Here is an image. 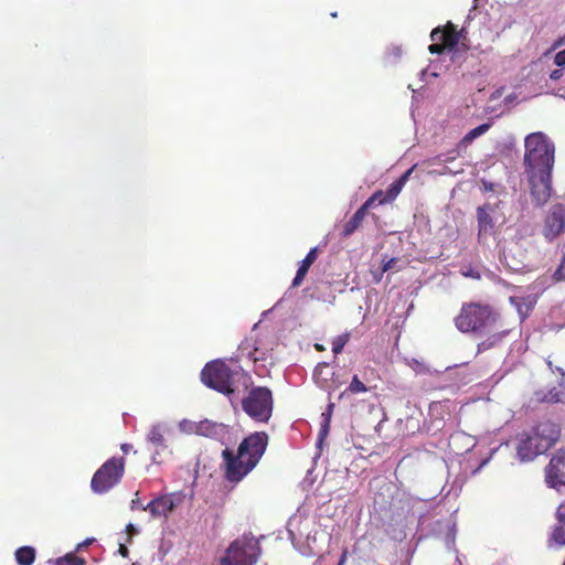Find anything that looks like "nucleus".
I'll use <instances>...</instances> for the list:
<instances>
[{
  "instance_id": "obj_1",
  "label": "nucleus",
  "mask_w": 565,
  "mask_h": 565,
  "mask_svg": "<svg viewBox=\"0 0 565 565\" xmlns=\"http://www.w3.org/2000/svg\"><path fill=\"white\" fill-rule=\"evenodd\" d=\"M268 445L266 433H254L238 446L237 452L226 448L222 452L224 477L231 483L242 481L259 462Z\"/></svg>"
},
{
  "instance_id": "obj_2",
  "label": "nucleus",
  "mask_w": 565,
  "mask_h": 565,
  "mask_svg": "<svg viewBox=\"0 0 565 565\" xmlns=\"http://www.w3.org/2000/svg\"><path fill=\"white\" fill-rule=\"evenodd\" d=\"M524 164L526 171L553 170L555 147L543 132L526 136Z\"/></svg>"
},
{
  "instance_id": "obj_3",
  "label": "nucleus",
  "mask_w": 565,
  "mask_h": 565,
  "mask_svg": "<svg viewBox=\"0 0 565 565\" xmlns=\"http://www.w3.org/2000/svg\"><path fill=\"white\" fill-rule=\"evenodd\" d=\"M495 316L491 308L479 302L463 303L459 315L455 318V324L461 332H481L491 327Z\"/></svg>"
},
{
  "instance_id": "obj_4",
  "label": "nucleus",
  "mask_w": 565,
  "mask_h": 565,
  "mask_svg": "<svg viewBox=\"0 0 565 565\" xmlns=\"http://www.w3.org/2000/svg\"><path fill=\"white\" fill-rule=\"evenodd\" d=\"M244 374L239 371H232L224 362L213 361L207 363L201 372L202 382L225 395L235 392V383Z\"/></svg>"
},
{
  "instance_id": "obj_5",
  "label": "nucleus",
  "mask_w": 565,
  "mask_h": 565,
  "mask_svg": "<svg viewBox=\"0 0 565 565\" xmlns=\"http://www.w3.org/2000/svg\"><path fill=\"white\" fill-rule=\"evenodd\" d=\"M260 554L258 542L248 535L235 540L221 558V565H255Z\"/></svg>"
},
{
  "instance_id": "obj_6",
  "label": "nucleus",
  "mask_w": 565,
  "mask_h": 565,
  "mask_svg": "<svg viewBox=\"0 0 565 565\" xmlns=\"http://www.w3.org/2000/svg\"><path fill=\"white\" fill-rule=\"evenodd\" d=\"M245 413L253 419L266 423L273 412V396L270 390L258 386L253 388L242 401Z\"/></svg>"
},
{
  "instance_id": "obj_7",
  "label": "nucleus",
  "mask_w": 565,
  "mask_h": 565,
  "mask_svg": "<svg viewBox=\"0 0 565 565\" xmlns=\"http://www.w3.org/2000/svg\"><path fill=\"white\" fill-rule=\"evenodd\" d=\"M124 459L110 458L93 476L90 488L95 493H105L116 486L124 473Z\"/></svg>"
},
{
  "instance_id": "obj_8",
  "label": "nucleus",
  "mask_w": 565,
  "mask_h": 565,
  "mask_svg": "<svg viewBox=\"0 0 565 565\" xmlns=\"http://www.w3.org/2000/svg\"><path fill=\"white\" fill-rule=\"evenodd\" d=\"M531 195L537 205L545 204L552 194V170L526 171Z\"/></svg>"
},
{
  "instance_id": "obj_9",
  "label": "nucleus",
  "mask_w": 565,
  "mask_h": 565,
  "mask_svg": "<svg viewBox=\"0 0 565 565\" xmlns=\"http://www.w3.org/2000/svg\"><path fill=\"white\" fill-rule=\"evenodd\" d=\"M171 426L166 422L152 424L146 434V444L148 450L152 452V461L157 462L158 457L168 449L166 435L171 431Z\"/></svg>"
},
{
  "instance_id": "obj_10",
  "label": "nucleus",
  "mask_w": 565,
  "mask_h": 565,
  "mask_svg": "<svg viewBox=\"0 0 565 565\" xmlns=\"http://www.w3.org/2000/svg\"><path fill=\"white\" fill-rule=\"evenodd\" d=\"M413 172V168L408 169L406 172H404L397 180H395L386 191L377 190L375 191L364 203L363 205L370 210L371 207L375 205H382L386 203L393 202L398 194L401 193L402 189L406 184V182L409 179V175Z\"/></svg>"
},
{
  "instance_id": "obj_11",
  "label": "nucleus",
  "mask_w": 565,
  "mask_h": 565,
  "mask_svg": "<svg viewBox=\"0 0 565 565\" xmlns=\"http://www.w3.org/2000/svg\"><path fill=\"white\" fill-rule=\"evenodd\" d=\"M545 480L548 487L561 491L565 488V448L559 449L545 469Z\"/></svg>"
},
{
  "instance_id": "obj_12",
  "label": "nucleus",
  "mask_w": 565,
  "mask_h": 565,
  "mask_svg": "<svg viewBox=\"0 0 565 565\" xmlns=\"http://www.w3.org/2000/svg\"><path fill=\"white\" fill-rule=\"evenodd\" d=\"M565 231V206L563 204H553L544 225V236L553 239Z\"/></svg>"
},
{
  "instance_id": "obj_13",
  "label": "nucleus",
  "mask_w": 565,
  "mask_h": 565,
  "mask_svg": "<svg viewBox=\"0 0 565 565\" xmlns=\"http://www.w3.org/2000/svg\"><path fill=\"white\" fill-rule=\"evenodd\" d=\"M531 434L540 441L536 451H546L558 439L561 430L556 424L546 420L540 423Z\"/></svg>"
},
{
  "instance_id": "obj_14",
  "label": "nucleus",
  "mask_w": 565,
  "mask_h": 565,
  "mask_svg": "<svg viewBox=\"0 0 565 565\" xmlns=\"http://www.w3.org/2000/svg\"><path fill=\"white\" fill-rule=\"evenodd\" d=\"M430 40L439 41L446 50H454L460 41V33L454 23L447 22L446 25L437 26L430 32Z\"/></svg>"
},
{
  "instance_id": "obj_15",
  "label": "nucleus",
  "mask_w": 565,
  "mask_h": 565,
  "mask_svg": "<svg viewBox=\"0 0 565 565\" xmlns=\"http://www.w3.org/2000/svg\"><path fill=\"white\" fill-rule=\"evenodd\" d=\"M536 446H540L537 437L532 434L521 435L516 447V455L521 461H531L544 451H536Z\"/></svg>"
},
{
  "instance_id": "obj_16",
  "label": "nucleus",
  "mask_w": 565,
  "mask_h": 565,
  "mask_svg": "<svg viewBox=\"0 0 565 565\" xmlns=\"http://www.w3.org/2000/svg\"><path fill=\"white\" fill-rule=\"evenodd\" d=\"M175 507L172 494H166L150 501L143 511H149L153 518L167 516Z\"/></svg>"
},
{
  "instance_id": "obj_17",
  "label": "nucleus",
  "mask_w": 565,
  "mask_h": 565,
  "mask_svg": "<svg viewBox=\"0 0 565 565\" xmlns=\"http://www.w3.org/2000/svg\"><path fill=\"white\" fill-rule=\"evenodd\" d=\"M313 380L316 384L323 390H334L340 383L335 382L334 373L328 363H319L313 371Z\"/></svg>"
},
{
  "instance_id": "obj_18",
  "label": "nucleus",
  "mask_w": 565,
  "mask_h": 565,
  "mask_svg": "<svg viewBox=\"0 0 565 565\" xmlns=\"http://www.w3.org/2000/svg\"><path fill=\"white\" fill-rule=\"evenodd\" d=\"M228 434V427L222 423L204 419L199 422L198 435L222 440Z\"/></svg>"
},
{
  "instance_id": "obj_19",
  "label": "nucleus",
  "mask_w": 565,
  "mask_h": 565,
  "mask_svg": "<svg viewBox=\"0 0 565 565\" xmlns=\"http://www.w3.org/2000/svg\"><path fill=\"white\" fill-rule=\"evenodd\" d=\"M406 265V262L396 258V257H383L381 259L379 268H372L371 273L373 275V278L376 282H379L382 279V276L384 273H397L401 269H403ZM374 267V265H372Z\"/></svg>"
},
{
  "instance_id": "obj_20",
  "label": "nucleus",
  "mask_w": 565,
  "mask_h": 565,
  "mask_svg": "<svg viewBox=\"0 0 565 565\" xmlns=\"http://www.w3.org/2000/svg\"><path fill=\"white\" fill-rule=\"evenodd\" d=\"M524 249H503L500 260L512 271H520L524 268Z\"/></svg>"
},
{
  "instance_id": "obj_21",
  "label": "nucleus",
  "mask_w": 565,
  "mask_h": 565,
  "mask_svg": "<svg viewBox=\"0 0 565 565\" xmlns=\"http://www.w3.org/2000/svg\"><path fill=\"white\" fill-rule=\"evenodd\" d=\"M369 210L362 204L359 210L342 225L341 235H352L363 223Z\"/></svg>"
},
{
  "instance_id": "obj_22",
  "label": "nucleus",
  "mask_w": 565,
  "mask_h": 565,
  "mask_svg": "<svg viewBox=\"0 0 565 565\" xmlns=\"http://www.w3.org/2000/svg\"><path fill=\"white\" fill-rule=\"evenodd\" d=\"M492 206L490 204H484L483 206H479L477 210V217L479 224V237L486 234H491L493 231V222L490 216V212L492 211Z\"/></svg>"
},
{
  "instance_id": "obj_23",
  "label": "nucleus",
  "mask_w": 565,
  "mask_h": 565,
  "mask_svg": "<svg viewBox=\"0 0 565 565\" xmlns=\"http://www.w3.org/2000/svg\"><path fill=\"white\" fill-rule=\"evenodd\" d=\"M317 250L318 249H310L307 256L300 262L296 277L292 280V287H298L301 285L310 266L316 262L318 257Z\"/></svg>"
},
{
  "instance_id": "obj_24",
  "label": "nucleus",
  "mask_w": 565,
  "mask_h": 565,
  "mask_svg": "<svg viewBox=\"0 0 565 565\" xmlns=\"http://www.w3.org/2000/svg\"><path fill=\"white\" fill-rule=\"evenodd\" d=\"M510 301L515 306L521 320H523L529 316L536 303V297L532 295L526 297H511Z\"/></svg>"
},
{
  "instance_id": "obj_25",
  "label": "nucleus",
  "mask_w": 565,
  "mask_h": 565,
  "mask_svg": "<svg viewBox=\"0 0 565 565\" xmlns=\"http://www.w3.org/2000/svg\"><path fill=\"white\" fill-rule=\"evenodd\" d=\"M557 523L554 527L552 539L559 545H565V504L559 505L556 512Z\"/></svg>"
},
{
  "instance_id": "obj_26",
  "label": "nucleus",
  "mask_w": 565,
  "mask_h": 565,
  "mask_svg": "<svg viewBox=\"0 0 565 565\" xmlns=\"http://www.w3.org/2000/svg\"><path fill=\"white\" fill-rule=\"evenodd\" d=\"M333 409H334V403L329 402L327 408L321 414V424H320V431H319L320 440H322L329 434Z\"/></svg>"
},
{
  "instance_id": "obj_27",
  "label": "nucleus",
  "mask_w": 565,
  "mask_h": 565,
  "mask_svg": "<svg viewBox=\"0 0 565 565\" xmlns=\"http://www.w3.org/2000/svg\"><path fill=\"white\" fill-rule=\"evenodd\" d=\"M369 388L366 385L360 381L358 375H354L352 377V381L350 385L340 394V398H345L349 394H358V393H365Z\"/></svg>"
},
{
  "instance_id": "obj_28",
  "label": "nucleus",
  "mask_w": 565,
  "mask_h": 565,
  "mask_svg": "<svg viewBox=\"0 0 565 565\" xmlns=\"http://www.w3.org/2000/svg\"><path fill=\"white\" fill-rule=\"evenodd\" d=\"M35 552L32 547H20L15 552L17 562L20 565H31L34 562Z\"/></svg>"
},
{
  "instance_id": "obj_29",
  "label": "nucleus",
  "mask_w": 565,
  "mask_h": 565,
  "mask_svg": "<svg viewBox=\"0 0 565 565\" xmlns=\"http://www.w3.org/2000/svg\"><path fill=\"white\" fill-rule=\"evenodd\" d=\"M490 128L489 124H482L473 129H471L466 136L462 138L461 143L468 145L472 142L476 138L486 134Z\"/></svg>"
},
{
  "instance_id": "obj_30",
  "label": "nucleus",
  "mask_w": 565,
  "mask_h": 565,
  "mask_svg": "<svg viewBox=\"0 0 565 565\" xmlns=\"http://www.w3.org/2000/svg\"><path fill=\"white\" fill-rule=\"evenodd\" d=\"M504 335L505 332H499L490 335L488 339L478 344V351L480 352L491 349L492 347L497 345Z\"/></svg>"
},
{
  "instance_id": "obj_31",
  "label": "nucleus",
  "mask_w": 565,
  "mask_h": 565,
  "mask_svg": "<svg viewBox=\"0 0 565 565\" xmlns=\"http://www.w3.org/2000/svg\"><path fill=\"white\" fill-rule=\"evenodd\" d=\"M178 427H179V430L183 434L198 435L199 422H193L190 419H182L179 422Z\"/></svg>"
},
{
  "instance_id": "obj_32",
  "label": "nucleus",
  "mask_w": 565,
  "mask_h": 565,
  "mask_svg": "<svg viewBox=\"0 0 565 565\" xmlns=\"http://www.w3.org/2000/svg\"><path fill=\"white\" fill-rule=\"evenodd\" d=\"M537 399L546 403H557L562 402L561 393L558 390L553 388L547 394H544L543 396H537Z\"/></svg>"
},
{
  "instance_id": "obj_33",
  "label": "nucleus",
  "mask_w": 565,
  "mask_h": 565,
  "mask_svg": "<svg viewBox=\"0 0 565 565\" xmlns=\"http://www.w3.org/2000/svg\"><path fill=\"white\" fill-rule=\"evenodd\" d=\"M349 340V335L348 334H341L339 337H337L333 342H332V351L334 354H339L342 352L344 345L347 344Z\"/></svg>"
},
{
  "instance_id": "obj_34",
  "label": "nucleus",
  "mask_w": 565,
  "mask_h": 565,
  "mask_svg": "<svg viewBox=\"0 0 565 565\" xmlns=\"http://www.w3.org/2000/svg\"><path fill=\"white\" fill-rule=\"evenodd\" d=\"M56 565H85V562L72 554L56 559Z\"/></svg>"
},
{
  "instance_id": "obj_35",
  "label": "nucleus",
  "mask_w": 565,
  "mask_h": 565,
  "mask_svg": "<svg viewBox=\"0 0 565 565\" xmlns=\"http://www.w3.org/2000/svg\"><path fill=\"white\" fill-rule=\"evenodd\" d=\"M554 278L557 281L565 279V254L562 256L561 264L554 273Z\"/></svg>"
},
{
  "instance_id": "obj_36",
  "label": "nucleus",
  "mask_w": 565,
  "mask_h": 565,
  "mask_svg": "<svg viewBox=\"0 0 565 565\" xmlns=\"http://www.w3.org/2000/svg\"><path fill=\"white\" fill-rule=\"evenodd\" d=\"M434 43H431L429 46H428V51L431 53V54H441L446 51V47L445 45H443L439 41H433Z\"/></svg>"
},
{
  "instance_id": "obj_37",
  "label": "nucleus",
  "mask_w": 565,
  "mask_h": 565,
  "mask_svg": "<svg viewBox=\"0 0 565 565\" xmlns=\"http://www.w3.org/2000/svg\"><path fill=\"white\" fill-rule=\"evenodd\" d=\"M448 533L446 535V545L450 547L455 543V532L452 526L450 525V522L447 523Z\"/></svg>"
},
{
  "instance_id": "obj_38",
  "label": "nucleus",
  "mask_w": 565,
  "mask_h": 565,
  "mask_svg": "<svg viewBox=\"0 0 565 565\" xmlns=\"http://www.w3.org/2000/svg\"><path fill=\"white\" fill-rule=\"evenodd\" d=\"M554 63L559 67L565 66V49L556 53Z\"/></svg>"
},
{
  "instance_id": "obj_39",
  "label": "nucleus",
  "mask_w": 565,
  "mask_h": 565,
  "mask_svg": "<svg viewBox=\"0 0 565 565\" xmlns=\"http://www.w3.org/2000/svg\"><path fill=\"white\" fill-rule=\"evenodd\" d=\"M562 76H563V71L562 70H554L550 74V78L552 81H558Z\"/></svg>"
},
{
  "instance_id": "obj_40",
  "label": "nucleus",
  "mask_w": 565,
  "mask_h": 565,
  "mask_svg": "<svg viewBox=\"0 0 565 565\" xmlns=\"http://www.w3.org/2000/svg\"><path fill=\"white\" fill-rule=\"evenodd\" d=\"M126 531H127V533H128V535H129L130 537H131L132 535L138 534V532H139V531H138V529H137L134 524H131V523H129V524L127 525Z\"/></svg>"
},
{
  "instance_id": "obj_41",
  "label": "nucleus",
  "mask_w": 565,
  "mask_h": 565,
  "mask_svg": "<svg viewBox=\"0 0 565 565\" xmlns=\"http://www.w3.org/2000/svg\"><path fill=\"white\" fill-rule=\"evenodd\" d=\"M142 507H143V505L140 503V501H139V499H138V498H136V499H134V500L131 501V505H130L131 510H135V509H138V508H141V509H142Z\"/></svg>"
},
{
  "instance_id": "obj_42",
  "label": "nucleus",
  "mask_w": 565,
  "mask_h": 565,
  "mask_svg": "<svg viewBox=\"0 0 565 565\" xmlns=\"http://www.w3.org/2000/svg\"><path fill=\"white\" fill-rule=\"evenodd\" d=\"M565 43V38H561L558 39L557 41H555V43L553 44L552 46V50H556L557 47H559L561 45H563Z\"/></svg>"
},
{
  "instance_id": "obj_43",
  "label": "nucleus",
  "mask_w": 565,
  "mask_h": 565,
  "mask_svg": "<svg viewBox=\"0 0 565 565\" xmlns=\"http://www.w3.org/2000/svg\"><path fill=\"white\" fill-rule=\"evenodd\" d=\"M462 275L463 276H467V277H473V278H479V274L475 273L473 270H469V271H462Z\"/></svg>"
},
{
  "instance_id": "obj_44",
  "label": "nucleus",
  "mask_w": 565,
  "mask_h": 565,
  "mask_svg": "<svg viewBox=\"0 0 565 565\" xmlns=\"http://www.w3.org/2000/svg\"><path fill=\"white\" fill-rule=\"evenodd\" d=\"M119 551H120V553H121L124 556H125V555H127V553H128L127 547H126V546H124V545H120Z\"/></svg>"
},
{
  "instance_id": "obj_45",
  "label": "nucleus",
  "mask_w": 565,
  "mask_h": 565,
  "mask_svg": "<svg viewBox=\"0 0 565 565\" xmlns=\"http://www.w3.org/2000/svg\"><path fill=\"white\" fill-rule=\"evenodd\" d=\"M131 448V445H128V444H124L121 445V449L127 452L129 449Z\"/></svg>"
},
{
  "instance_id": "obj_46",
  "label": "nucleus",
  "mask_w": 565,
  "mask_h": 565,
  "mask_svg": "<svg viewBox=\"0 0 565 565\" xmlns=\"http://www.w3.org/2000/svg\"><path fill=\"white\" fill-rule=\"evenodd\" d=\"M316 349H317L318 351H322V350H324V348H323L321 344H316Z\"/></svg>"
}]
</instances>
